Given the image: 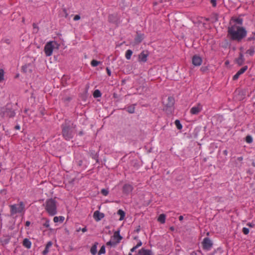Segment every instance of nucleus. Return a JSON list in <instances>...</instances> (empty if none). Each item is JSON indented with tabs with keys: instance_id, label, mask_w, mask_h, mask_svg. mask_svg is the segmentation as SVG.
<instances>
[{
	"instance_id": "2",
	"label": "nucleus",
	"mask_w": 255,
	"mask_h": 255,
	"mask_svg": "<svg viewBox=\"0 0 255 255\" xmlns=\"http://www.w3.org/2000/svg\"><path fill=\"white\" fill-rule=\"evenodd\" d=\"M44 206L46 211L49 216H53L57 214V202L55 199H47Z\"/></svg>"
},
{
	"instance_id": "50",
	"label": "nucleus",
	"mask_w": 255,
	"mask_h": 255,
	"mask_svg": "<svg viewBox=\"0 0 255 255\" xmlns=\"http://www.w3.org/2000/svg\"><path fill=\"white\" fill-rule=\"evenodd\" d=\"M27 67V66H23L22 67V70L23 71L26 72V71L25 70V69Z\"/></svg>"
},
{
	"instance_id": "17",
	"label": "nucleus",
	"mask_w": 255,
	"mask_h": 255,
	"mask_svg": "<svg viewBox=\"0 0 255 255\" xmlns=\"http://www.w3.org/2000/svg\"><path fill=\"white\" fill-rule=\"evenodd\" d=\"M52 243L51 241L48 242L45 247L44 250L42 252L43 255H46L49 252V249L52 246Z\"/></svg>"
},
{
	"instance_id": "43",
	"label": "nucleus",
	"mask_w": 255,
	"mask_h": 255,
	"mask_svg": "<svg viewBox=\"0 0 255 255\" xmlns=\"http://www.w3.org/2000/svg\"><path fill=\"white\" fill-rule=\"evenodd\" d=\"M247 226H249L250 227H253L254 225L251 223H248L247 225Z\"/></svg>"
},
{
	"instance_id": "45",
	"label": "nucleus",
	"mask_w": 255,
	"mask_h": 255,
	"mask_svg": "<svg viewBox=\"0 0 255 255\" xmlns=\"http://www.w3.org/2000/svg\"><path fill=\"white\" fill-rule=\"evenodd\" d=\"M30 224V222L29 221H26L25 223V226L28 227Z\"/></svg>"
},
{
	"instance_id": "42",
	"label": "nucleus",
	"mask_w": 255,
	"mask_h": 255,
	"mask_svg": "<svg viewBox=\"0 0 255 255\" xmlns=\"http://www.w3.org/2000/svg\"><path fill=\"white\" fill-rule=\"evenodd\" d=\"M106 71H107L108 76H110L111 75V70H110V69L107 67L106 68Z\"/></svg>"
},
{
	"instance_id": "46",
	"label": "nucleus",
	"mask_w": 255,
	"mask_h": 255,
	"mask_svg": "<svg viewBox=\"0 0 255 255\" xmlns=\"http://www.w3.org/2000/svg\"><path fill=\"white\" fill-rule=\"evenodd\" d=\"M237 159H238V160L241 161L243 160V158L242 156H240V157H238Z\"/></svg>"
},
{
	"instance_id": "1",
	"label": "nucleus",
	"mask_w": 255,
	"mask_h": 255,
	"mask_svg": "<svg viewBox=\"0 0 255 255\" xmlns=\"http://www.w3.org/2000/svg\"><path fill=\"white\" fill-rule=\"evenodd\" d=\"M228 35L233 40L241 41L247 35V31L245 28L234 24L228 28Z\"/></svg>"
},
{
	"instance_id": "31",
	"label": "nucleus",
	"mask_w": 255,
	"mask_h": 255,
	"mask_svg": "<svg viewBox=\"0 0 255 255\" xmlns=\"http://www.w3.org/2000/svg\"><path fill=\"white\" fill-rule=\"evenodd\" d=\"M100 63V61H97L96 60H93L91 62V65L93 67H96Z\"/></svg>"
},
{
	"instance_id": "48",
	"label": "nucleus",
	"mask_w": 255,
	"mask_h": 255,
	"mask_svg": "<svg viewBox=\"0 0 255 255\" xmlns=\"http://www.w3.org/2000/svg\"><path fill=\"white\" fill-rule=\"evenodd\" d=\"M183 219V217L182 216H180L179 217V220L180 221H182Z\"/></svg>"
},
{
	"instance_id": "5",
	"label": "nucleus",
	"mask_w": 255,
	"mask_h": 255,
	"mask_svg": "<svg viewBox=\"0 0 255 255\" xmlns=\"http://www.w3.org/2000/svg\"><path fill=\"white\" fill-rule=\"evenodd\" d=\"M62 134L66 140H70L73 137V131L71 128L66 125H62Z\"/></svg>"
},
{
	"instance_id": "39",
	"label": "nucleus",
	"mask_w": 255,
	"mask_h": 255,
	"mask_svg": "<svg viewBox=\"0 0 255 255\" xmlns=\"http://www.w3.org/2000/svg\"><path fill=\"white\" fill-rule=\"evenodd\" d=\"M80 19V16L79 15H75L73 18L74 21L78 20Z\"/></svg>"
},
{
	"instance_id": "23",
	"label": "nucleus",
	"mask_w": 255,
	"mask_h": 255,
	"mask_svg": "<svg viewBox=\"0 0 255 255\" xmlns=\"http://www.w3.org/2000/svg\"><path fill=\"white\" fill-rule=\"evenodd\" d=\"M165 218H166L165 215L163 214H162L159 215V216L157 220L161 223L164 224L165 222Z\"/></svg>"
},
{
	"instance_id": "35",
	"label": "nucleus",
	"mask_w": 255,
	"mask_h": 255,
	"mask_svg": "<svg viewBox=\"0 0 255 255\" xmlns=\"http://www.w3.org/2000/svg\"><path fill=\"white\" fill-rule=\"evenodd\" d=\"M246 141L247 142L250 143L253 142V138L250 135H248L246 136Z\"/></svg>"
},
{
	"instance_id": "51",
	"label": "nucleus",
	"mask_w": 255,
	"mask_h": 255,
	"mask_svg": "<svg viewBox=\"0 0 255 255\" xmlns=\"http://www.w3.org/2000/svg\"><path fill=\"white\" fill-rule=\"evenodd\" d=\"M227 153H228V152H227V151L226 150L224 151V154L227 155Z\"/></svg>"
},
{
	"instance_id": "52",
	"label": "nucleus",
	"mask_w": 255,
	"mask_h": 255,
	"mask_svg": "<svg viewBox=\"0 0 255 255\" xmlns=\"http://www.w3.org/2000/svg\"><path fill=\"white\" fill-rule=\"evenodd\" d=\"M111 17V16H109V20H110Z\"/></svg>"
},
{
	"instance_id": "25",
	"label": "nucleus",
	"mask_w": 255,
	"mask_h": 255,
	"mask_svg": "<svg viewBox=\"0 0 255 255\" xmlns=\"http://www.w3.org/2000/svg\"><path fill=\"white\" fill-rule=\"evenodd\" d=\"M64 220V217L63 216H59V217H54L53 218V221L55 223H57L59 221H60L61 222H62Z\"/></svg>"
},
{
	"instance_id": "37",
	"label": "nucleus",
	"mask_w": 255,
	"mask_h": 255,
	"mask_svg": "<svg viewBox=\"0 0 255 255\" xmlns=\"http://www.w3.org/2000/svg\"><path fill=\"white\" fill-rule=\"evenodd\" d=\"M243 233L245 235H248L249 233V229L247 228L244 227L242 230Z\"/></svg>"
},
{
	"instance_id": "47",
	"label": "nucleus",
	"mask_w": 255,
	"mask_h": 255,
	"mask_svg": "<svg viewBox=\"0 0 255 255\" xmlns=\"http://www.w3.org/2000/svg\"><path fill=\"white\" fill-rule=\"evenodd\" d=\"M87 228H86V227H85V228H83V229H82V232H83V233L86 232L87 231Z\"/></svg>"
},
{
	"instance_id": "34",
	"label": "nucleus",
	"mask_w": 255,
	"mask_h": 255,
	"mask_svg": "<svg viewBox=\"0 0 255 255\" xmlns=\"http://www.w3.org/2000/svg\"><path fill=\"white\" fill-rule=\"evenodd\" d=\"M106 245H107V246H113V247H115L117 245L116 243H115L111 239L110 241H109L107 243Z\"/></svg>"
},
{
	"instance_id": "44",
	"label": "nucleus",
	"mask_w": 255,
	"mask_h": 255,
	"mask_svg": "<svg viewBox=\"0 0 255 255\" xmlns=\"http://www.w3.org/2000/svg\"><path fill=\"white\" fill-rule=\"evenodd\" d=\"M237 22L238 23H240V24H242V20L241 19H237L236 20Z\"/></svg>"
},
{
	"instance_id": "3",
	"label": "nucleus",
	"mask_w": 255,
	"mask_h": 255,
	"mask_svg": "<svg viewBox=\"0 0 255 255\" xmlns=\"http://www.w3.org/2000/svg\"><path fill=\"white\" fill-rule=\"evenodd\" d=\"M59 44L55 41L48 42L45 45L44 51L46 56H50L54 48L58 49Z\"/></svg>"
},
{
	"instance_id": "11",
	"label": "nucleus",
	"mask_w": 255,
	"mask_h": 255,
	"mask_svg": "<svg viewBox=\"0 0 255 255\" xmlns=\"http://www.w3.org/2000/svg\"><path fill=\"white\" fill-rule=\"evenodd\" d=\"M192 64L195 66H199L201 65L202 62V58L198 56L194 55L192 57Z\"/></svg>"
},
{
	"instance_id": "26",
	"label": "nucleus",
	"mask_w": 255,
	"mask_h": 255,
	"mask_svg": "<svg viewBox=\"0 0 255 255\" xmlns=\"http://www.w3.org/2000/svg\"><path fill=\"white\" fill-rule=\"evenodd\" d=\"M93 96L94 98H99L101 96V94L99 90H96L93 93Z\"/></svg>"
},
{
	"instance_id": "9",
	"label": "nucleus",
	"mask_w": 255,
	"mask_h": 255,
	"mask_svg": "<svg viewBox=\"0 0 255 255\" xmlns=\"http://www.w3.org/2000/svg\"><path fill=\"white\" fill-rule=\"evenodd\" d=\"M212 242L209 238H205L202 242L203 248L206 250H210L212 247Z\"/></svg>"
},
{
	"instance_id": "20",
	"label": "nucleus",
	"mask_w": 255,
	"mask_h": 255,
	"mask_svg": "<svg viewBox=\"0 0 255 255\" xmlns=\"http://www.w3.org/2000/svg\"><path fill=\"white\" fill-rule=\"evenodd\" d=\"M98 243H95L94 245L92 246L90 249V252L93 255H95L97 252V245Z\"/></svg>"
},
{
	"instance_id": "18",
	"label": "nucleus",
	"mask_w": 255,
	"mask_h": 255,
	"mask_svg": "<svg viewBox=\"0 0 255 255\" xmlns=\"http://www.w3.org/2000/svg\"><path fill=\"white\" fill-rule=\"evenodd\" d=\"M23 246L27 249H30L31 246V243L28 239H24L23 241Z\"/></svg>"
},
{
	"instance_id": "27",
	"label": "nucleus",
	"mask_w": 255,
	"mask_h": 255,
	"mask_svg": "<svg viewBox=\"0 0 255 255\" xmlns=\"http://www.w3.org/2000/svg\"><path fill=\"white\" fill-rule=\"evenodd\" d=\"M4 72L3 69H0V83L4 80Z\"/></svg>"
},
{
	"instance_id": "21",
	"label": "nucleus",
	"mask_w": 255,
	"mask_h": 255,
	"mask_svg": "<svg viewBox=\"0 0 255 255\" xmlns=\"http://www.w3.org/2000/svg\"><path fill=\"white\" fill-rule=\"evenodd\" d=\"M41 220L44 222L42 224L43 227L46 228H48L50 227V220L49 219L46 218H42Z\"/></svg>"
},
{
	"instance_id": "19",
	"label": "nucleus",
	"mask_w": 255,
	"mask_h": 255,
	"mask_svg": "<svg viewBox=\"0 0 255 255\" xmlns=\"http://www.w3.org/2000/svg\"><path fill=\"white\" fill-rule=\"evenodd\" d=\"M236 63L239 65H242L244 62L243 55L242 53H240L239 57L237 59H236Z\"/></svg>"
},
{
	"instance_id": "33",
	"label": "nucleus",
	"mask_w": 255,
	"mask_h": 255,
	"mask_svg": "<svg viewBox=\"0 0 255 255\" xmlns=\"http://www.w3.org/2000/svg\"><path fill=\"white\" fill-rule=\"evenodd\" d=\"M105 253H106L105 247L104 246H102L100 251H99L98 254L99 255H101L102 254H104Z\"/></svg>"
},
{
	"instance_id": "15",
	"label": "nucleus",
	"mask_w": 255,
	"mask_h": 255,
	"mask_svg": "<svg viewBox=\"0 0 255 255\" xmlns=\"http://www.w3.org/2000/svg\"><path fill=\"white\" fill-rule=\"evenodd\" d=\"M144 38V35L137 33V34L134 38V44H137L140 43Z\"/></svg>"
},
{
	"instance_id": "28",
	"label": "nucleus",
	"mask_w": 255,
	"mask_h": 255,
	"mask_svg": "<svg viewBox=\"0 0 255 255\" xmlns=\"http://www.w3.org/2000/svg\"><path fill=\"white\" fill-rule=\"evenodd\" d=\"M175 125L178 129H181L182 128V125L181 124L180 121L178 120H176L175 121Z\"/></svg>"
},
{
	"instance_id": "7",
	"label": "nucleus",
	"mask_w": 255,
	"mask_h": 255,
	"mask_svg": "<svg viewBox=\"0 0 255 255\" xmlns=\"http://www.w3.org/2000/svg\"><path fill=\"white\" fill-rule=\"evenodd\" d=\"M163 105L166 108V110L171 111L174 105V99L172 97H169L168 98L163 101Z\"/></svg>"
},
{
	"instance_id": "14",
	"label": "nucleus",
	"mask_w": 255,
	"mask_h": 255,
	"mask_svg": "<svg viewBox=\"0 0 255 255\" xmlns=\"http://www.w3.org/2000/svg\"><path fill=\"white\" fill-rule=\"evenodd\" d=\"M133 187L129 184H126L123 186V190L125 194H128L132 192Z\"/></svg>"
},
{
	"instance_id": "38",
	"label": "nucleus",
	"mask_w": 255,
	"mask_h": 255,
	"mask_svg": "<svg viewBox=\"0 0 255 255\" xmlns=\"http://www.w3.org/2000/svg\"><path fill=\"white\" fill-rule=\"evenodd\" d=\"M240 75H240L238 72H237V73H236V74L233 76V79L234 80H237V79L239 78V77L240 76Z\"/></svg>"
},
{
	"instance_id": "16",
	"label": "nucleus",
	"mask_w": 255,
	"mask_h": 255,
	"mask_svg": "<svg viewBox=\"0 0 255 255\" xmlns=\"http://www.w3.org/2000/svg\"><path fill=\"white\" fill-rule=\"evenodd\" d=\"M138 255H152L151 252L149 250L142 249L138 252Z\"/></svg>"
},
{
	"instance_id": "22",
	"label": "nucleus",
	"mask_w": 255,
	"mask_h": 255,
	"mask_svg": "<svg viewBox=\"0 0 255 255\" xmlns=\"http://www.w3.org/2000/svg\"><path fill=\"white\" fill-rule=\"evenodd\" d=\"M118 214L120 216V218L119 219V220L120 221H122L124 220V218H125V212L121 210V209H120L118 211V212H117Z\"/></svg>"
},
{
	"instance_id": "41",
	"label": "nucleus",
	"mask_w": 255,
	"mask_h": 255,
	"mask_svg": "<svg viewBox=\"0 0 255 255\" xmlns=\"http://www.w3.org/2000/svg\"><path fill=\"white\" fill-rule=\"evenodd\" d=\"M211 3L214 7H215L216 6V0H211Z\"/></svg>"
},
{
	"instance_id": "29",
	"label": "nucleus",
	"mask_w": 255,
	"mask_h": 255,
	"mask_svg": "<svg viewBox=\"0 0 255 255\" xmlns=\"http://www.w3.org/2000/svg\"><path fill=\"white\" fill-rule=\"evenodd\" d=\"M141 245H142V243L140 241L139 242H138L137 243V244L135 246L133 247L132 248H131L130 249V252H134L138 247H140L141 246Z\"/></svg>"
},
{
	"instance_id": "10",
	"label": "nucleus",
	"mask_w": 255,
	"mask_h": 255,
	"mask_svg": "<svg viewBox=\"0 0 255 255\" xmlns=\"http://www.w3.org/2000/svg\"><path fill=\"white\" fill-rule=\"evenodd\" d=\"M122 239V237L120 235L119 231H116L111 237V240L116 243V245L119 244Z\"/></svg>"
},
{
	"instance_id": "53",
	"label": "nucleus",
	"mask_w": 255,
	"mask_h": 255,
	"mask_svg": "<svg viewBox=\"0 0 255 255\" xmlns=\"http://www.w3.org/2000/svg\"><path fill=\"white\" fill-rule=\"evenodd\" d=\"M128 255H132V254L131 253H129Z\"/></svg>"
},
{
	"instance_id": "12",
	"label": "nucleus",
	"mask_w": 255,
	"mask_h": 255,
	"mask_svg": "<svg viewBox=\"0 0 255 255\" xmlns=\"http://www.w3.org/2000/svg\"><path fill=\"white\" fill-rule=\"evenodd\" d=\"M148 53L147 52L142 51L138 55V61L140 62H145L147 61Z\"/></svg>"
},
{
	"instance_id": "13",
	"label": "nucleus",
	"mask_w": 255,
	"mask_h": 255,
	"mask_svg": "<svg viewBox=\"0 0 255 255\" xmlns=\"http://www.w3.org/2000/svg\"><path fill=\"white\" fill-rule=\"evenodd\" d=\"M104 213L100 212L99 211H96L93 214V218L97 222L100 221L104 217Z\"/></svg>"
},
{
	"instance_id": "8",
	"label": "nucleus",
	"mask_w": 255,
	"mask_h": 255,
	"mask_svg": "<svg viewBox=\"0 0 255 255\" xmlns=\"http://www.w3.org/2000/svg\"><path fill=\"white\" fill-rule=\"evenodd\" d=\"M202 105L200 103H198L191 108L190 113L191 115H198L202 110Z\"/></svg>"
},
{
	"instance_id": "24",
	"label": "nucleus",
	"mask_w": 255,
	"mask_h": 255,
	"mask_svg": "<svg viewBox=\"0 0 255 255\" xmlns=\"http://www.w3.org/2000/svg\"><path fill=\"white\" fill-rule=\"evenodd\" d=\"M132 54V51L131 50H127L125 54V57L127 59L129 60L131 58V56Z\"/></svg>"
},
{
	"instance_id": "32",
	"label": "nucleus",
	"mask_w": 255,
	"mask_h": 255,
	"mask_svg": "<svg viewBox=\"0 0 255 255\" xmlns=\"http://www.w3.org/2000/svg\"><path fill=\"white\" fill-rule=\"evenodd\" d=\"M134 107L133 106L128 107L127 111L129 113L132 114L134 112Z\"/></svg>"
},
{
	"instance_id": "4",
	"label": "nucleus",
	"mask_w": 255,
	"mask_h": 255,
	"mask_svg": "<svg viewBox=\"0 0 255 255\" xmlns=\"http://www.w3.org/2000/svg\"><path fill=\"white\" fill-rule=\"evenodd\" d=\"M9 208L11 215L16 213H23L24 211V204L22 202H20L18 204L11 205Z\"/></svg>"
},
{
	"instance_id": "36",
	"label": "nucleus",
	"mask_w": 255,
	"mask_h": 255,
	"mask_svg": "<svg viewBox=\"0 0 255 255\" xmlns=\"http://www.w3.org/2000/svg\"><path fill=\"white\" fill-rule=\"evenodd\" d=\"M101 193H102L103 195H104V196H107V195H108L109 191H108V190H107V189H102L101 190Z\"/></svg>"
},
{
	"instance_id": "40",
	"label": "nucleus",
	"mask_w": 255,
	"mask_h": 255,
	"mask_svg": "<svg viewBox=\"0 0 255 255\" xmlns=\"http://www.w3.org/2000/svg\"><path fill=\"white\" fill-rule=\"evenodd\" d=\"M3 42L5 43H6L7 44H10V43H11V41L9 39H5L4 40H3Z\"/></svg>"
},
{
	"instance_id": "49",
	"label": "nucleus",
	"mask_w": 255,
	"mask_h": 255,
	"mask_svg": "<svg viewBox=\"0 0 255 255\" xmlns=\"http://www.w3.org/2000/svg\"><path fill=\"white\" fill-rule=\"evenodd\" d=\"M15 128L16 129H20V126L18 125H17L15 127Z\"/></svg>"
},
{
	"instance_id": "30",
	"label": "nucleus",
	"mask_w": 255,
	"mask_h": 255,
	"mask_svg": "<svg viewBox=\"0 0 255 255\" xmlns=\"http://www.w3.org/2000/svg\"><path fill=\"white\" fill-rule=\"evenodd\" d=\"M248 69L247 66H245L242 68H241L237 72H238L240 75L243 74Z\"/></svg>"
},
{
	"instance_id": "6",
	"label": "nucleus",
	"mask_w": 255,
	"mask_h": 255,
	"mask_svg": "<svg viewBox=\"0 0 255 255\" xmlns=\"http://www.w3.org/2000/svg\"><path fill=\"white\" fill-rule=\"evenodd\" d=\"M1 114L3 117L8 118H13L15 115V113L14 110L7 107H3L1 109Z\"/></svg>"
}]
</instances>
